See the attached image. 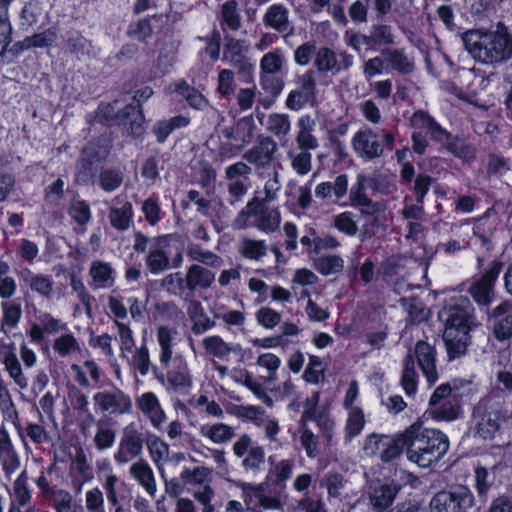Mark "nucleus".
<instances>
[{
  "label": "nucleus",
  "instance_id": "nucleus-37",
  "mask_svg": "<svg viewBox=\"0 0 512 512\" xmlns=\"http://www.w3.org/2000/svg\"><path fill=\"white\" fill-rule=\"evenodd\" d=\"M177 336V330L168 326L161 325L157 328V342L160 347L159 360L164 367H168L172 359L173 341Z\"/></svg>",
  "mask_w": 512,
  "mask_h": 512
},
{
  "label": "nucleus",
  "instance_id": "nucleus-14",
  "mask_svg": "<svg viewBox=\"0 0 512 512\" xmlns=\"http://www.w3.org/2000/svg\"><path fill=\"white\" fill-rule=\"evenodd\" d=\"M23 288L28 289L31 293L38 295L46 301H50L54 295V280L51 275L35 272L25 267L18 272Z\"/></svg>",
  "mask_w": 512,
  "mask_h": 512
},
{
  "label": "nucleus",
  "instance_id": "nucleus-25",
  "mask_svg": "<svg viewBox=\"0 0 512 512\" xmlns=\"http://www.w3.org/2000/svg\"><path fill=\"white\" fill-rule=\"evenodd\" d=\"M414 355L429 384H435L438 380L436 368V353L433 346L425 341H418L415 345Z\"/></svg>",
  "mask_w": 512,
  "mask_h": 512
},
{
  "label": "nucleus",
  "instance_id": "nucleus-39",
  "mask_svg": "<svg viewBox=\"0 0 512 512\" xmlns=\"http://www.w3.org/2000/svg\"><path fill=\"white\" fill-rule=\"evenodd\" d=\"M287 158L291 168L299 175L305 176L312 170V154L310 150L290 148L287 151Z\"/></svg>",
  "mask_w": 512,
  "mask_h": 512
},
{
  "label": "nucleus",
  "instance_id": "nucleus-47",
  "mask_svg": "<svg viewBox=\"0 0 512 512\" xmlns=\"http://www.w3.org/2000/svg\"><path fill=\"white\" fill-rule=\"evenodd\" d=\"M285 56L281 49L277 48L265 53L260 60V73L279 74L285 65Z\"/></svg>",
  "mask_w": 512,
  "mask_h": 512
},
{
  "label": "nucleus",
  "instance_id": "nucleus-11",
  "mask_svg": "<svg viewBox=\"0 0 512 512\" xmlns=\"http://www.w3.org/2000/svg\"><path fill=\"white\" fill-rule=\"evenodd\" d=\"M93 401L102 413L114 416L129 414L133 407L131 397L119 388L97 392Z\"/></svg>",
  "mask_w": 512,
  "mask_h": 512
},
{
  "label": "nucleus",
  "instance_id": "nucleus-43",
  "mask_svg": "<svg viewBox=\"0 0 512 512\" xmlns=\"http://www.w3.org/2000/svg\"><path fill=\"white\" fill-rule=\"evenodd\" d=\"M133 217V207L129 201L122 204L121 207H111L109 211V220L113 228L119 231H126L131 224Z\"/></svg>",
  "mask_w": 512,
  "mask_h": 512
},
{
  "label": "nucleus",
  "instance_id": "nucleus-19",
  "mask_svg": "<svg viewBox=\"0 0 512 512\" xmlns=\"http://www.w3.org/2000/svg\"><path fill=\"white\" fill-rule=\"evenodd\" d=\"M262 21L265 27L285 37L294 33V26L289 18V10L283 4L271 5L264 13Z\"/></svg>",
  "mask_w": 512,
  "mask_h": 512
},
{
  "label": "nucleus",
  "instance_id": "nucleus-15",
  "mask_svg": "<svg viewBox=\"0 0 512 512\" xmlns=\"http://www.w3.org/2000/svg\"><path fill=\"white\" fill-rule=\"evenodd\" d=\"M372 182H374V178L359 174L349 192L350 204L353 207H360V214L362 216L379 213L384 210V205L381 202H374L366 194V186L372 187Z\"/></svg>",
  "mask_w": 512,
  "mask_h": 512
},
{
  "label": "nucleus",
  "instance_id": "nucleus-33",
  "mask_svg": "<svg viewBox=\"0 0 512 512\" xmlns=\"http://www.w3.org/2000/svg\"><path fill=\"white\" fill-rule=\"evenodd\" d=\"M443 339L445 342L449 360H454L464 356L470 343V335L466 332H453V330L444 331Z\"/></svg>",
  "mask_w": 512,
  "mask_h": 512
},
{
  "label": "nucleus",
  "instance_id": "nucleus-4",
  "mask_svg": "<svg viewBox=\"0 0 512 512\" xmlns=\"http://www.w3.org/2000/svg\"><path fill=\"white\" fill-rule=\"evenodd\" d=\"M266 203L258 198L249 201L235 217L233 228L240 230L255 227L264 233L277 231L281 224L280 211Z\"/></svg>",
  "mask_w": 512,
  "mask_h": 512
},
{
  "label": "nucleus",
  "instance_id": "nucleus-42",
  "mask_svg": "<svg viewBox=\"0 0 512 512\" xmlns=\"http://www.w3.org/2000/svg\"><path fill=\"white\" fill-rule=\"evenodd\" d=\"M202 345L206 354L218 358L220 360L228 359L229 355L234 351L232 344L225 342L220 336L213 335L202 340Z\"/></svg>",
  "mask_w": 512,
  "mask_h": 512
},
{
  "label": "nucleus",
  "instance_id": "nucleus-35",
  "mask_svg": "<svg viewBox=\"0 0 512 512\" xmlns=\"http://www.w3.org/2000/svg\"><path fill=\"white\" fill-rule=\"evenodd\" d=\"M186 255L194 264H202L211 268H220L223 259L211 250L203 248L197 243L190 242L186 247Z\"/></svg>",
  "mask_w": 512,
  "mask_h": 512
},
{
  "label": "nucleus",
  "instance_id": "nucleus-23",
  "mask_svg": "<svg viewBox=\"0 0 512 512\" xmlns=\"http://www.w3.org/2000/svg\"><path fill=\"white\" fill-rule=\"evenodd\" d=\"M20 457L12 443L11 437L5 428L0 430V466L7 479L20 468Z\"/></svg>",
  "mask_w": 512,
  "mask_h": 512
},
{
  "label": "nucleus",
  "instance_id": "nucleus-31",
  "mask_svg": "<svg viewBox=\"0 0 512 512\" xmlns=\"http://www.w3.org/2000/svg\"><path fill=\"white\" fill-rule=\"evenodd\" d=\"M152 463L157 468L159 474L164 477V465L168 461L170 454L169 444L157 435L149 434L145 441Z\"/></svg>",
  "mask_w": 512,
  "mask_h": 512
},
{
  "label": "nucleus",
  "instance_id": "nucleus-60",
  "mask_svg": "<svg viewBox=\"0 0 512 512\" xmlns=\"http://www.w3.org/2000/svg\"><path fill=\"white\" fill-rule=\"evenodd\" d=\"M348 411L345 424V438L351 440L361 433L365 425V416L361 408H352Z\"/></svg>",
  "mask_w": 512,
  "mask_h": 512
},
{
  "label": "nucleus",
  "instance_id": "nucleus-52",
  "mask_svg": "<svg viewBox=\"0 0 512 512\" xmlns=\"http://www.w3.org/2000/svg\"><path fill=\"white\" fill-rule=\"evenodd\" d=\"M240 254L249 260H259L267 253V245L264 240L243 238L239 244Z\"/></svg>",
  "mask_w": 512,
  "mask_h": 512
},
{
  "label": "nucleus",
  "instance_id": "nucleus-48",
  "mask_svg": "<svg viewBox=\"0 0 512 512\" xmlns=\"http://www.w3.org/2000/svg\"><path fill=\"white\" fill-rule=\"evenodd\" d=\"M348 483L349 481L342 474L328 472L322 477L320 486L327 489L330 498H340Z\"/></svg>",
  "mask_w": 512,
  "mask_h": 512
},
{
  "label": "nucleus",
  "instance_id": "nucleus-1",
  "mask_svg": "<svg viewBox=\"0 0 512 512\" xmlns=\"http://www.w3.org/2000/svg\"><path fill=\"white\" fill-rule=\"evenodd\" d=\"M465 49L483 64H498L512 58V36L502 23L495 30H468L462 34Z\"/></svg>",
  "mask_w": 512,
  "mask_h": 512
},
{
  "label": "nucleus",
  "instance_id": "nucleus-63",
  "mask_svg": "<svg viewBox=\"0 0 512 512\" xmlns=\"http://www.w3.org/2000/svg\"><path fill=\"white\" fill-rule=\"evenodd\" d=\"M55 512H81V507L75 502L72 494L63 489L50 501Z\"/></svg>",
  "mask_w": 512,
  "mask_h": 512
},
{
  "label": "nucleus",
  "instance_id": "nucleus-61",
  "mask_svg": "<svg viewBox=\"0 0 512 512\" xmlns=\"http://www.w3.org/2000/svg\"><path fill=\"white\" fill-rule=\"evenodd\" d=\"M119 478L115 474H108L105 476L102 486L105 491L108 503L114 507L113 512H124L123 507L120 505V496L118 490Z\"/></svg>",
  "mask_w": 512,
  "mask_h": 512
},
{
  "label": "nucleus",
  "instance_id": "nucleus-54",
  "mask_svg": "<svg viewBox=\"0 0 512 512\" xmlns=\"http://www.w3.org/2000/svg\"><path fill=\"white\" fill-rule=\"evenodd\" d=\"M299 440L302 448L305 450L306 456L314 459L319 455V438L307 426V423H300Z\"/></svg>",
  "mask_w": 512,
  "mask_h": 512
},
{
  "label": "nucleus",
  "instance_id": "nucleus-36",
  "mask_svg": "<svg viewBox=\"0 0 512 512\" xmlns=\"http://www.w3.org/2000/svg\"><path fill=\"white\" fill-rule=\"evenodd\" d=\"M382 56L388 67L401 74H410L414 70L413 59L405 52L404 49H384Z\"/></svg>",
  "mask_w": 512,
  "mask_h": 512
},
{
  "label": "nucleus",
  "instance_id": "nucleus-51",
  "mask_svg": "<svg viewBox=\"0 0 512 512\" xmlns=\"http://www.w3.org/2000/svg\"><path fill=\"white\" fill-rule=\"evenodd\" d=\"M220 22L224 26L237 31L241 27V16L238 11V3L235 0H228L222 4Z\"/></svg>",
  "mask_w": 512,
  "mask_h": 512
},
{
  "label": "nucleus",
  "instance_id": "nucleus-20",
  "mask_svg": "<svg viewBox=\"0 0 512 512\" xmlns=\"http://www.w3.org/2000/svg\"><path fill=\"white\" fill-rule=\"evenodd\" d=\"M136 406L155 429H160L167 419L157 395L151 391L138 396L136 398Z\"/></svg>",
  "mask_w": 512,
  "mask_h": 512
},
{
  "label": "nucleus",
  "instance_id": "nucleus-21",
  "mask_svg": "<svg viewBox=\"0 0 512 512\" xmlns=\"http://www.w3.org/2000/svg\"><path fill=\"white\" fill-rule=\"evenodd\" d=\"M352 145L356 153L367 160L379 158L384 152L377 134L371 129L358 131L352 139Z\"/></svg>",
  "mask_w": 512,
  "mask_h": 512
},
{
  "label": "nucleus",
  "instance_id": "nucleus-59",
  "mask_svg": "<svg viewBox=\"0 0 512 512\" xmlns=\"http://www.w3.org/2000/svg\"><path fill=\"white\" fill-rule=\"evenodd\" d=\"M401 306L408 313L409 320L413 323H420L427 319L428 310L424 303L418 298H401Z\"/></svg>",
  "mask_w": 512,
  "mask_h": 512
},
{
  "label": "nucleus",
  "instance_id": "nucleus-22",
  "mask_svg": "<svg viewBox=\"0 0 512 512\" xmlns=\"http://www.w3.org/2000/svg\"><path fill=\"white\" fill-rule=\"evenodd\" d=\"M490 320L495 337L500 341L509 339L512 336V302L504 301L496 306Z\"/></svg>",
  "mask_w": 512,
  "mask_h": 512
},
{
  "label": "nucleus",
  "instance_id": "nucleus-26",
  "mask_svg": "<svg viewBox=\"0 0 512 512\" xmlns=\"http://www.w3.org/2000/svg\"><path fill=\"white\" fill-rule=\"evenodd\" d=\"M129 474L149 497L152 499L156 497L158 488L155 473L145 459L140 458L132 463L129 468Z\"/></svg>",
  "mask_w": 512,
  "mask_h": 512
},
{
  "label": "nucleus",
  "instance_id": "nucleus-50",
  "mask_svg": "<svg viewBox=\"0 0 512 512\" xmlns=\"http://www.w3.org/2000/svg\"><path fill=\"white\" fill-rule=\"evenodd\" d=\"M17 282L11 275V266L0 260V299H11L17 292Z\"/></svg>",
  "mask_w": 512,
  "mask_h": 512
},
{
  "label": "nucleus",
  "instance_id": "nucleus-34",
  "mask_svg": "<svg viewBox=\"0 0 512 512\" xmlns=\"http://www.w3.org/2000/svg\"><path fill=\"white\" fill-rule=\"evenodd\" d=\"M199 433L216 445L228 443L235 437V429L222 422L204 424L200 427Z\"/></svg>",
  "mask_w": 512,
  "mask_h": 512
},
{
  "label": "nucleus",
  "instance_id": "nucleus-49",
  "mask_svg": "<svg viewBox=\"0 0 512 512\" xmlns=\"http://www.w3.org/2000/svg\"><path fill=\"white\" fill-rule=\"evenodd\" d=\"M175 92L183 97L194 109L203 110L208 106L206 98L198 90L189 86L186 81L177 83Z\"/></svg>",
  "mask_w": 512,
  "mask_h": 512
},
{
  "label": "nucleus",
  "instance_id": "nucleus-16",
  "mask_svg": "<svg viewBox=\"0 0 512 512\" xmlns=\"http://www.w3.org/2000/svg\"><path fill=\"white\" fill-rule=\"evenodd\" d=\"M278 151L276 141L270 136H259L256 144L247 150L242 158L259 169L267 168L275 159Z\"/></svg>",
  "mask_w": 512,
  "mask_h": 512
},
{
  "label": "nucleus",
  "instance_id": "nucleus-27",
  "mask_svg": "<svg viewBox=\"0 0 512 512\" xmlns=\"http://www.w3.org/2000/svg\"><path fill=\"white\" fill-rule=\"evenodd\" d=\"M222 135L227 141L239 143L238 151H240L253 140L254 124L252 117H242L231 126L223 128Z\"/></svg>",
  "mask_w": 512,
  "mask_h": 512
},
{
  "label": "nucleus",
  "instance_id": "nucleus-10",
  "mask_svg": "<svg viewBox=\"0 0 512 512\" xmlns=\"http://www.w3.org/2000/svg\"><path fill=\"white\" fill-rule=\"evenodd\" d=\"M232 450L237 458H242L241 464L245 471L258 472L264 465V448L255 444L248 434H242L233 443Z\"/></svg>",
  "mask_w": 512,
  "mask_h": 512
},
{
  "label": "nucleus",
  "instance_id": "nucleus-62",
  "mask_svg": "<svg viewBox=\"0 0 512 512\" xmlns=\"http://www.w3.org/2000/svg\"><path fill=\"white\" fill-rule=\"evenodd\" d=\"M115 440V430L104 425L102 421H98L96 426V433L93 438V442L97 450L105 451L110 449L113 447Z\"/></svg>",
  "mask_w": 512,
  "mask_h": 512
},
{
  "label": "nucleus",
  "instance_id": "nucleus-40",
  "mask_svg": "<svg viewBox=\"0 0 512 512\" xmlns=\"http://www.w3.org/2000/svg\"><path fill=\"white\" fill-rule=\"evenodd\" d=\"M124 173L115 167L102 168L96 178V183L105 192L111 193L117 190L123 183Z\"/></svg>",
  "mask_w": 512,
  "mask_h": 512
},
{
  "label": "nucleus",
  "instance_id": "nucleus-7",
  "mask_svg": "<svg viewBox=\"0 0 512 512\" xmlns=\"http://www.w3.org/2000/svg\"><path fill=\"white\" fill-rule=\"evenodd\" d=\"M109 154L108 146L100 141L89 142L82 150L76 168V181L83 185H94L102 165Z\"/></svg>",
  "mask_w": 512,
  "mask_h": 512
},
{
  "label": "nucleus",
  "instance_id": "nucleus-38",
  "mask_svg": "<svg viewBox=\"0 0 512 512\" xmlns=\"http://www.w3.org/2000/svg\"><path fill=\"white\" fill-rule=\"evenodd\" d=\"M167 389L180 395H188L192 388V377L187 366L180 370H170L166 374Z\"/></svg>",
  "mask_w": 512,
  "mask_h": 512
},
{
  "label": "nucleus",
  "instance_id": "nucleus-9",
  "mask_svg": "<svg viewBox=\"0 0 512 512\" xmlns=\"http://www.w3.org/2000/svg\"><path fill=\"white\" fill-rule=\"evenodd\" d=\"M502 267L503 264L501 262L493 261L488 270L470 284L468 293L478 305L489 306L492 302L495 282Z\"/></svg>",
  "mask_w": 512,
  "mask_h": 512
},
{
  "label": "nucleus",
  "instance_id": "nucleus-28",
  "mask_svg": "<svg viewBox=\"0 0 512 512\" xmlns=\"http://www.w3.org/2000/svg\"><path fill=\"white\" fill-rule=\"evenodd\" d=\"M116 118L128 135L137 138L144 133V115L140 106L128 104L117 113Z\"/></svg>",
  "mask_w": 512,
  "mask_h": 512
},
{
  "label": "nucleus",
  "instance_id": "nucleus-45",
  "mask_svg": "<svg viewBox=\"0 0 512 512\" xmlns=\"http://www.w3.org/2000/svg\"><path fill=\"white\" fill-rule=\"evenodd\" d=\"M264 127L277 138L286 137L291 130L290 117L287 114L271 113L267 116Z\"/></svg>",
  "mask_w": 512,
  "mask_h": 512
},
{
  "label": "nucleus",
  "instance_id": "nucleus-5",
  "mask_svg": "<svg viewBox=\"0 0 512 512\" xmlns=\"http://www.w3.org/2000/svg\"><path fill=\"white\" fill-rule=\"evenodd\" d=\"M178 241L175 234H166L151 240L145 264L149 272L158 275L170 268H179L183 262L181 249H177L175 255L170 258L173 243Z\"/></svg>",
  "mask_w": 512,
  "mask_h": 512
},
{
  "label": "nucleus",
  "instance_id": "nucleus-2",
  "mask_svg": "<svg viewBox=\"0 0 512 512\" xmlns=\"http://www.w3.org/2000/svg\"><path fill=\"white\" fill-rule=\"evenodd\" d=\"M407 458L420 467L439 461L449 449L448 437L439 430L414 423L402 433Z\"/></svg>",
  "mask_w": 512,
  "mask_h": 512
},
{
  "label": "nucleus",
  "instance_id": "nucleus-18",
  "mask_svg": "<svg viewBox=\"0 0 512 512\" xmlns=\"http://www.w3.org/2000/svg\"><path fill=\"white\" fill-rule=\"evenodd\" d=\"M224 40L223 59L239 71L250 72L253 69V65L246 57V53L249 51L248 42L230 36H226Z\"/></svg>",
  "mask_w": 512,
  "mask_h": 512
},
{
  "label": "nucleus",
  "instance_id": "nucleus-6",
  "mask_svg": "<svg viewBox=\"0 0 512 512\" xmlns=\"http://www.w3.org/2000/svg\"><path fill=\"white\" fill-rule=\"evenodd\" d=\"M438 317L445 324V331L469 333L477 325L474 307L464 296L451 298L439 311Z\"/></svg>",
  "mask_w": 512,
  "mask_h": 512
},
{
  "label": "nucleus",
  "instance_id": "nucleus-46",
  "mask_svg": "<svg viewBox=\"0 0 512 512\" xmlns=\"http://www.w3.org/2000/svg\"><path fill=\"white\" fill-rule=\"evenodd\" d=\"M418 384V374L415 370L414 356L409 353L403 363L401 386L408 396L415 394Z\"/></svg>",
  "mask_w": 512,
  "mask_h": 512
},
{
  "label": "nucleus",
  "instance_id": "nucleus-55",
  "mask_svg": "<svg viewBox=\"0 0 512 512\" xmlns=\"http://www.w3.org/2000/svg\"><path fill=\"white\" fill-rule=\"evenodd\" d=\"M332 225L339 232L349 237L357 235L359 231L355 214L351 211H344L335 215L332 220Z\"/></svg>",
  "mask_w": 512,
  "mask_h": 512
},
{
  "label": "nucleus",
  "instance_id": "nucleus-58",
  "mask_svg": "<svg viewBox=\"0 0 512 512\" xmlns=\"http://www.w3.org/2000/svg\"><path fill=\"white\" fill-rule=\"evenodd\" d=\"M53 349L59 356L67 357L79 353L81 351V345L73 334L67 333L60 335L54 340Z\"/></svg>",
  "mask_w": 512,
  "mask_h": 512
},
{
  "label": "nucleus",
  "instance_id": "nucleus-44",
  "mask_svg": "<svg viewBox=\"0 0 512 512\" xmlns=\"http://www.w3.org/2000/svg\"><path fill=\"white\" fill-rule=\"evenodd\" d=\"M5 370L20 389L28 387V378L24 375L20 361L13 351H9L3 358Z\"/></svg>",
  "mask_w": 512,
  "mask_h": 512
},
{
  "label": "nucleus",
  "instance_id": "nucleus-3",
  "mask_svg": "<svg viewBox=\"0 0 512 512\" xmlns=\"http://www.w3.org/2000/svg\"><path fill=\"white\" fill-rule=\"evenodd\" d=\"M505 417L504 401L497 395H488L475 405L471 419L474 438L492 441L500 434L501 420Z\"/></svg>",
  "mask_w": 512,
  "mask_h": 512
},
{
  "label": "nucleus",
  "instance_id": "nucleus-8",
  "mask_svg": "<svg viewBox=\"0 0 512 512\" xmlns=\"http://www.w3.org/2000/svg\"><path fill=\"white\" fill-rule=\"evenodd\" d=\"M143 447L142 433L133 424L128 425L123 429L113 460L120 466L126 465L142 454Z\"/></svg>",
  "mask_w": 512,
  "mask_h": 512
},
{
  "label": "nucleus",
  "instance_id": "nucleus-13",
  "mask_svg": "<svg viewBox=\"0 0 512 512\" xmlns=\"http://www.w3.org/2000/svg\"><path fill=\"white\" fill-rule=\"evenodd\" d=\"M353 65V56L346 51L334 52L329 47H320L314 59V66L320 73L335 75Z\"/></svg>",
  "mask_w": 512,
  "mask_h": 512
},
{
  "label": "nucleus",
  "instance_id": "nucleus-17",
  "mask_svg": "<svg viewBox=\"0 0 512 512\" xmlns=\"http://www.w3.org/2000/svg\"><path fill=\"white\" fill-rule=\"evenodd\" d=\"M401 485L395 481L373 483L367 491L369 506L376 512L387 510L395 501Z\"/></svg>",
  "mask_w": 512,
  "mask_h": 512
},
{
  "label": "nucleus",
  "instance_id": "nucleus-64",
  "mask_svg": "<svg viewBox=\"0 0 512 512\" xmlns=\"http://www.w3.org/2000/svg\"><path fill=\"white\" fill-rule=\"evenodd\" d=\"M84 503L86 512H106L104 492L99 487L85 492Z\"/></svg>",
  "mask_w": 512,
  "mask_h": 512
},
{
  "label": "nucleus",
  "instance_id": "nucleus-41",
  "mask_svg": "<svg viewBox=\"0 0 512 512\" xmlns=\"http://www.w3.org/2000/svg\"><path fill=\"white\" fill-rule=\"evenodd\" d=\"M431 417L438 421H453L460 417L462 411L457 396L449 398L429 411Z\"/></svg>",
  "mask_w": 512,
  "mask_h": 512
},
{
  "label": "nucleus",
  "instance_id": "nucleus-32",
  "mask_svg": "<svg viewBox=\"0 0 512 512\" xmlns=\"http://www.w3.org/2000/svg\"><path fill=\"white\" fill-rule=\"evenodd\" d=\"M185 289L195 291L196 289H208L215 281V274L200 264H192L186 271Z\"/></svg>",
  "mask_w": 512,
  "mask_h": 512
},
{
  "label": "nucleus",
  "instance_id": "nucleus-24",
  "mask_svg": "<svg viewBox=\"0 0 512 512\" xmlns=\"http://www.w3.org/2000/svg\"><path fill=\"white\" fill-rule=\"evenodd\" d=\"M316 120L309 114L300 116L296 122V147L302 150L315 151L319 148V140L314 135Z\"/></svg>",
  "mask_w": 512,
  "mask_h": 512
},
{
  "label": "nucleus",
  "instance_id": "nucleus-57",
  "mask_svg": "<svg viewBox=\"0 0 512 512\" xmlns=\"http://www.w3.org/2000/svg\"><path fill=\"white\" fill-rule=\"evenodd\" d=\"M12 491L15 502L19 506H25L30 503L32 492L28 487V475L26 470H23L15 479L12 485Z\"/></svg>",
  "mask_w": 512,
  "mask_h": 512
},
{
  "label": "nucleus",
  "instance_id": "nucleus-12",
  "mask_svg": "<svg viewBox=\"0 0 512 512\" xmlns=\"http://www.w3.org/2000/svg\"><path fill=\"white\" fill-rule=\"evenodd\" d=\"M473 505V495L465 487L452 491L438 492L430 502L431 512H455L460 508H470Z\"/></svg>",
  "mask_w": 512,
  "mask_h": 512
},
{
  "label": "nucleus",
  "instance_id": "nucleus-30",
  "mask_svg": "<svg viewBox=\"0 0 512 512\" xmlns=\"http://www.w3.org/2000/svg\"><path fill=\"white\" fill-rule=\"evenodd\" d=\"M410 122L415 131H425L435 141L443 143L449 138V133L425 111L414 112Z\"/></svg>",
  "mask_w": 512,
  "mask_h": 512
},
{
  "label": "nucleus",
  "instance_id": "nucleus-29",
  "mask_svg": "<svg viewBox=\"0 0 512 512\" xmlns=\"http://www.w3.org/2000/svg\"><path fill=\"white\" fill-rule=\"evenodd\" d=\"M88 275V284L93 290L108 289L115 283V270L110 263L102 260L91 262Z\"/></svg>",
  "mask_w": 512,
  "mask_h": 512
},
{
  "label": "nucleus",
  "instance_id": "nucleus-53",
  "mask_svg": "<svg viewBox=\"0 0 512 512\" xmlns=\"http://www.w3.org/2000/svg\"><path fill=\"white\" fill-rule=\"evenodd\" d=\"M315 268L324 276L339 274L344 269V260L338 255H323L315 260Z\"/></svg>",
  "mask_w": 512,
  "mask_h": 512
},
{
  "label": "nucleus",
  "instance_id": "nucleus-56",
  "mask_svg": "<svg viewBox=\"0 0 512 512\" xmlns=\"http://www.w3.org/2000/svg\"><path fill=\"white\" fill-rule=\"evenodd\" d=\"M1 309L3 312L1 329L3 330L5 327L15 328L22 317L21 305L14 301L5 300L1 302Z\"/></svg>",
  "mask_w": 512,
  "mask_h": 512
}]
</instances>
